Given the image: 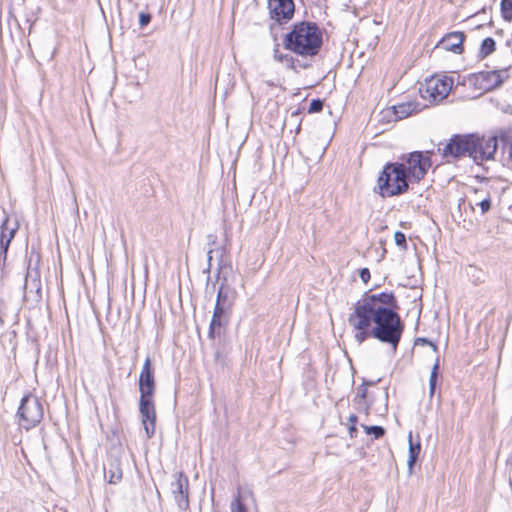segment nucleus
<instances>
[{"instance_id": "nucleus-1", "label": "nucleus", "mask_w": 512, "mask_h": 512, "mask_svg": "<svg viewBox=\"0 0 512 512\" xmlns=\"http://www.w3.org/2000/svg\"><path fill=\"white\" fill-rule=\"evenodd\" d=\"M357 302L361 308L357 317L358 327H371L373 323L372 337L389 344L395 352L404 331L400 316L395 311L397 308L395 295L391 292L365 293Z\"/></svg>"}, {"instance_id": "nucleus-2", "label": "nucleus", "mask_w": 512, "mask_h": 512, "mask_svg": "<svg viewBox=\"0 0 512 512\" xmlns=\"http://www.w3.org/2000/svg\"><path fill=\"white\" fill-rule=\"evenodd\" d=\"M322 46L319 27L313 22H300L284 38V47L301 56H315Z\"/></svg>"}, {"instance_id": "nucleus-3", "label": "nucleus", "mask_w": 512, "mask_h": 512, "mask_svg": "<svg viewBox=\"0 0 512 512\" xmlns=\"http://www.w3.org/2000/svg\"><path fill=\"white\" fill-rule=\"evenodd\" d=\"M377 183L379 194L384 198L405 193L409 189L405 164L387 163L380 173Z\"/></svg>"}, {"instance_id": "nucleus-4", "label": "nucleus", "mask_w": 512, "mask_h": 512, "mask_svg": "<svg viewBox=\"0 0 512 512\" xmlns=\"http://www.w3.org/2000/svg\"><path fill=\"white\" fill-rule=\"evenodd\" d=\"M17 416L19 418V425L26 430L37 426L43 418V407L40 400L28 394L21 400L18 408Z\"/></svg>"}, {"instance_id": "nucleus-5", "label": "nucleus", "mask_w": 512, "mask_h": 512, "mask_svg": "<svg viewBox=\"0 0 512 512\" xmlns=\"http://www.w3.org/2000/svg\"><path fill=\"white\" fill-rule=\"evenodd\" d=\"M453 86V80L447 76H433L420 87L419 92L424 100L439 103L445 99Z\"/></svg>"}, {"instance_id": "nucleus-6", "label": "nucleus", "mask_w": 512, "mask_h": 512, "mask_svg": "<svg viewBox=\"0 0 512 512\" xmlns=\"http://www.w3.org/2000/svg\"><path fill=\"white\" fill-rule=\"evenodd\" d=\"M408 179L411 182H419L424 178L428 169L431 167L429 152L423 153L415 151L403 158Z\"/></svg>"}, {"instance_id": "nucleus-7", "label": "nucleus", "mask_w": 512, "mask_h": 512, "mask_svg": "<svg viewBox=\"0 0 512 512\" xmlns=\"http://www.w3.org/2000/svg\"><path fill=\"white\" fill-rule=\"evenodd\" d=\"M474 147L471 148V158L475 163L480 164L485 160H491L497 151L496 136H479L473 134Z\"/></svg>"}, {"instance_id": "nucleus-8", "label": "nucleus", "mask_w": 512, "mask_h": 512, "mask_svg": "<svg viewBox=\"0 0 512 512\" xmlns=\"http://www.w3.org/2000/svg\"><path fill=\"white\" fill-rule=\"evenodd\" d=\"M473 134L454 135L442 149L444 157L459 158L468 156L471 158V148L474 147Z\"/></svg>"}, {"instance_id": "nucleus-9", "label": "nucleus", "mask_w": 512, "mask_h": 512, "mask_svg": "<svg viewBox=\"0 0 512 512\" xmlns=\"http://www.w3.org/2000/svg\"><path fill=\"white\" fill-rule=\"evenodd\" d=\"M139 412L145 433L148 438H151L155 433L156 427V410L153 396H140Z\"/></svg>"}, {"instance_id": "nucleus-10", "label": "nucleus", "mask_w": 512, "mask_h": 512, "mask_svg": "<svg viewBox=\"0 0 512 512\" xmlns=\"http://www.w3.org/2000/svg\"><path fill=\"white\" fill-rule=\"evenodd\" d=\"M189 481L183 472L174 474V481L171 483V492L180 510H187L189 507L188 499Z\"/></svg>"}, {"instance_id": "nucleus-11", "label": "nucleus", "mask_w": 512, "mask_h": 512, "mask_svg": "<svg viewBox=\"0 0 512 512\" xmlns=\"http://www.w3.org/2000/svg\"><path fill=\"white\" fill-rule=\"evenodd\" d=\"M268 8L271 18L281 23L293 17L295 6L293 0H268Z\"/></svg>"}, {"instance_id": "nucleus-12", "label": "nucleus", "mask_w": 512, "mask_h": 512, "mask_svg": "<svg viewBox=\"0 0 512 512\" xmlns=\"http://www.w3.org/2000/svg\"><path fill=\"white\" fill-rule=\"evenodd\" d=\"M139 391L140 396H154L155 393L154 371L149 357L145 359L140 373Z\"/></svg>"}, {"instance_id": "nucleus-13", "label": "nucleus", "mask_w": 512, "mask_h": 512, "mask_svg": "<svg viewBox=\"0 0 512 512\" xmlns=\"http://www.w3.org/2000/svg\"><path fill=\"white\" fill-rule=\"evenodd\" d=\"M505 73L506 71L501 70L479 72L475 75V84L479 89L490 91L502 84Z\"/></svg>"}, {"instance_id": "nucleus-14", "label": "nucleus", "mask_w": 512, "mask_h": 512, "mask_svg": "<svg viewBox=\"0 0 512 512\" xmlns=\"http://www.w3.org/2000/svg\"><path fill=\"white\" fill-rule=\"evenodd\" d=\"M18 229V224L14 222L12 225L10 220L6 218L1 225L0 237V265H4L6 260L7 251L11 240L14 238Z\"/></svg>"}, {"instance_id": "nucleus-15", "label": "nucleus", "mask_w": 512, "mask_h": 512, "mask_svg": "<svg viewBox=\"0 0 512 512\" xmlns=\"http://www.w3.org/2000/svg\"><path fill=\"white\" fill-rule=\"evenodd\" d=\"M229 309L230 307L226 305L215 303L214 312L209 327L210 337H214L216 330L220 329L223 326V324L227 321L226 314Z\"/></svg>"}, {"instance_id": "nucleus-16", "label": "nucleus", "mask_w": 512, "mask_h": 512, "mask_svg": "<svg viewBox=\"0 0 512 512\" xmlns=\"http://www.w3.org/2000/svg\"><path fill=\"white\" fill-rule=\"evenodd\" d=\"M463 41L464 34L462 32H451L440 41V46L444 50L461 53Z\"/></svg>"}, {"instance_id": "nucleus-17", "label": "nucleus", "mask_w": 512, "mask_h": 512, "mask_svg": "<svg viewBox=\"0 0 512 512\" xmlns=\"http://www.w3.org/2000/svg\"><path fill=\"white\" fill-rule=\"evenodd\" d=\"M360 309L361 308H360L358 302H356L354 305V312L352 314H350L348 317L349 324L356 330L354 337H355V340L358 342V344L363 343L368 337L372 336L371 331H369L370 327L359 328L357 325V321H358L357 317L359 315L358 313H359Z\"/></svg>"}, {"instance_id": "nucleus-18", "label": "nucleus", "mask_w": 512, "mask_h": 512, "mask_svg": "<svg viewBox=\"0 0 512 512\" xmlns=\"http://www.w3.org/2000/svg\"><path fill=\"white\" fill-rule=\"evenodd\" d=\"M104 476L110 484H117L121 481L123 473L118 459L112 458L108 460L104 466Z\"/></svg>"}, {"instance_id": "nucleus-19", "label": "nucleus", "mask_w": 512, "mask_h": 512, "mask_svg": "<svg viewBox=\"0 0 512 512\" xmlns=\"http://www.w3.org/2000/svg\"><path fill=\"white\" fill-rule=\"evenodd\" d=\"M393 110L396 118L401 120L420 111L421 108L416 101H407L393 106Z\"/></svg>"}, {"instance_id": "nucleus-20", "label": "nucleus", "mask_w": 512, "mask_h": 512, "mask_svg": "<svg viewBox=\"0 0 512 512\" xmlns=\"http://www.w3.org/2000/svg\"><path fill=\"white\" fill-rule=\"evenodd\" d=\"M421 445L420 442L413 443L412 433H409V456L407 460L409 472L412 473L413 466L420 454Z\"/></svg>"}, {"instance_id": "nucleus-21", "label": "nucleus", "mask_w": 512, "mask_h": 512, "mask_svg": "<svg viewBox=\"0 0 512 512\" xmlns=\"http://www.w3.org/2000/svg\"><path fill=\"white\" fill-rule=\"evenodd\" d=\"M216 303L226 305L231 308L233 303V292L222 284L218 290Z\"/></svg>"}, {"instance_id": "nucleus-22", "label": "nucleus", "mask_w": 512, "mask_h": 512, "mask_svg": "<svg viewBox=\"0 0 512 512\" xmlns=\"http://www.w3.org/2000/svg\"><path fill=\"white\" fill-rule=\"evenodd\" d=\"M495 48H496L495 40L491 37L485 38L481 43L479 57L482 59L486 58L488 55H490L491 53H493L495 51Z\"/></svg>"}, {"instance_id": "nucleus-23", "label": "nucleus", "mask_w": 512, "mask_h": 512, "mask_svg": "<svg viewBox=\"0 0 512 512\" xmlns=\"http://www.w3.org/2000/svg\"><path fill=\"white\" fill-rule=\"evenodd\" d=\"M438 369L439 364L438 361L433 365L430 378H429V396L433 397L436 389V382H437V376H438Z\"/></svg>"}, {"instance_id": "nucleus-24", "label": "nucleus", "mask_w": 512, "mask_h": 512, "mask_svg": "<svg viewBox=\"0 0 512 512\" xmlns=\"http://www.w3.org/2000/svg\"><path fill=\"white\" fill-rule=\"evenodd\" d=\"M367 434H372L376 439L382 437L385 434V430L381 426H366L362 425Z\"/></svg>"}, {"instance_id": "nucleus-25", "label": "nucleus", "mask_w": 512, "mask_h": 512, "mask_svg": "<svg viewBox=\"0 0 512 512\" xmlns=\"http://www.w3.org/2000/svg\"><path fill=\"white\" fill-rule=\"evenodd\" d=\"M501 11L505 19H512V0H501Z\"/></svg>"}, {"instance_id": "nucleus-26", "label": "nucleus", "mask_w": 512, "mask_h": 512, "mask_svg": "<svg viewBox=\"0 0 512 512\" xmlns=\"http://www.w3.org/2000/svg\"><path fill=\"white\" fill-rule=\"evenodd\" d=\"M230 509L231 512H248L239 495L231 502Z\"/></svg>"}, {"instance_id": "nucleus-27", "label": "nucleus", "mask_w": 512, "mask_h": 512, "mask_svg": "<svg viewBox=\"0 0 512 512\" xmlns=\"http://www.w3.org/2000/svg\"><path fill=\"white\" fill-rule=\"evenodd\" d=\"M394 240L397 246H399L401 249L406 250L407 249V241L404 233L400 231H396L394 234Z\"/></svg>"}, {"instance_id": "nucleus-28", "label": "nucleus", "mask_w": 512, "mask_h": 512, "mask_svg": "<svg viewBox=\"0 0 512 512\" xmlns=\"http://www.w3.org/2000/svg\"><path fill=\"white\" fill-rule=\"evenodd\" d=\"M323 108V101L320 100V99H313L311 102H310V105H309V108H308V112L309 113H316V112H320Z\"/></svg>"}, {"instance_id": "nucleus-29", "label": "nucleus", "mask_w": 512, "mask_h": 512, "mask_svg": "<svg viewBox=\"0 0 512 512\" xmlns=\"http://www.w3.org/2000/svg\"><path fill=\"white\" fill-rule=\"evenodd\" d=\"M476 205L480 207L481 213L485 214L491 208V199H490V197H487V198L481 200L480 202L476 203Z\"/></svg>"}, {"instance_id": "nucleus-30", "label": "nucleus", "mask_w": 512, "mask_h": 512, "mask_svg": "<svg viewBox=\"0 0 512 512\" xmlns=\"http://www.w3.org/2000/svg\"><path fill=\"white\" fill-rule=\"evenodd\" d=\"M150 21H151L150 14L140 13V15H139V24H140L141 27H144V26L148 25Z\"/></svg>"}, {"instance_id": "nucleus-31", "label": "nucleus", "mask_w": 512, "mask_h": 512, "mask_svg": "<svg viewBox=\"0 0 512 512\" xmlns=\"http://www.w3.org/2000/svg\"><path fill=\"white\" fill-rule=\"evenodd\" d=\"M366 394H367V388H366L365 384H362L361 386L358 387L356 398L364 400L366 398Z\"/></svg>"}, {"instance_id": "nucleus-32", "label": "nucleus", "mask_w": 512, "mask_h": 512, "mask_svg": "<svg viewBox=\"0 0 512 512\" xmlns=\"http://www.w3.org/2000/svg\"><path fill=\"white\" fill-rule=\"evenodd\" d=\"M360 278L364 283H367L370 279V271L368 268H363L360 271Z\"/></svg>"}, {"instance_id": "nucleus-33", "label": "nucleus", "mask_w": 512, "mask_h": 512, "mask_svg": "<svg viewBox=\"0 0 512 512\" xmlns=\"http://www.w3.org/2000/svg\"><path fill=\"white\" fill-rule=\"evenodd\" d=\"M357 434V428L356 425H349V435L351 438L356 437Z\"/></svg>"}, {"instance_id": "nucleus-34", "label": "nucleus", "mask_w": 512, "mask_h": 512, "mask_svg": "<svg viewBox=\"0 0 512 512\" xmlns=\"http://www.w3.org/2000/svg\"><path fill=\"white\" fill-rule=\"evenodd\" d=\"M349 425H356L357 423V416L352 414L348 418Z\"/></svg>"}, {"instance_id": "nucleus-35", "label": "nucleus", "mask_w": 512, "mask_h": 512, "mask_svg": "<svg viewBox=\"0 0 512 512\" xmlns=\"http://www.w3.org/2000/svg\"><path fill=\"white\" fill-rule=\"evenodd\" d=\"M275 58H276L277 60L281 61V62H282L284 59H285V60H287V61H288V60H291V58H288V56H283L282 54H279V55H278V54H277V50L275 51Z\"/></svg>"}, {"instance_id": "nucleus-36", "label": "nucleus", "mask_w": 512, "mask_h": 512, "mask_svg": "<svg viewBox=\"0 0 512 512\" xmlns=\"http://www.w3.org/2000/svg\"><path fill=\"white\" fill-rule=\"evenodd\" d=\"M419 340H420V341H422V344L427 343V344L431 345L434 349H436V346H435L432 342H429V341H428V340H426V339H419Z\"/></svg>"}, {"instance_id": "nucleus-37", "label": "nucleus", "mask_w": 512, "mask_h": 512, "mask_svg": "<svg viewBox=\"0 0 512 512\" xmlns=\"http://www.w3.org/2000/svg\"><path fill=\"white\" fill-rule=\"evenodd\" d=\"M419 340H420V341H422V344L427 343V344L431 345L434 349H436V346H435L432 342H429V341H428V340H426V339H419Z\"/></svg>"}, {"instance_id": "nucleus-38", "label": "nucleus", "mask_w": 512, "mask_h": 512, "mask_svg": "<svg viewBox=\"0 0 512 512\" xmlns=\"http://www.w3.org/2000/svg\"><path fill=\"white\" fill-rule=\"evenodd\" d=\"M211 253H212V251L210 250V251L208 252V264H209V265L211 264V260H212Z\"/></svg>"}]
</instances>
